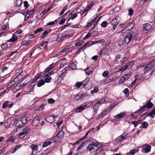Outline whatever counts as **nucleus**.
I'll return each mask as SVG.
<instances>
[{"label": "nucleus", "instance_id": "22", "mask_svg": "<svg viewBox=\"0 0 155 155\" xmlns=\"http://www.w3.org/2000/svg\"><path fill=\"white\" fill-rule=\"evenodd\" d=\"M83 97L81 94H77L75 96L74 99L76 101H79Z\"/></svg>", "mask_w": 155, "mask_h": 155}, {"label": "nucleus", "instance_id": "57", "mask_svg": "<svg viewBox=\"0 0 155 155\" xmlns=\"http://www.w3.org/2000/svg\"><path fill=\"white\" fill-rule=\"evenodd\" d=\"M21 147V145H18L16 147H15L12 151V153H15L16 150L19 149L20 147Z\"/></svg>", "mask_w": 155, "mask_h": 155}, {"label": "nucleus", "instance_id": "14", "mask_svg": "<svg viewBox=\"0 0 155 155\" xmlns=\"http://www.w3.org/2000/svg\"><path fill=\"white\" fill-rule=\"evenodd\" d=\"M135 23L134 21H131L130 23L126 24L127 26L126 28L129 29L128 31H129L131 30L132 28H133L134 26Z\"/></svg>", "mask_w": 155, "mask_h": 155}, {"label": "nucleus", "instance_id": "63", "mask_svg": "<svg viewBox=\"0 0 155 155\" xmlns=\"http://www.w3.org/2000/svg\"><path fill=\"white\" fill-rule=\"evenodd\" d=\"M48 101L49 103L51 104L54 103L55 102V101L52 98L48 99Z\"/></svg>", "mask_w": 155, "mask_h": 155}, {"label": "nucleus", "instance_id": "56", "mask_svg": "<svg viewBox=\"0 0 155 155\" xmlns=\"http://www.w3.org/2000/svg\"><path fill=\"white\" fill-rule=\"evenodd\" d=\"M43 30L44 29L42 28H38L34 31V33L35 34H37L38 32H40Z\"/></svg>", "mask_w": 155, "mask_h": 155}, {"label": "nucleus", "instance_id": "19", "mask_svg": "<svg viewBox=\"0 0 155 155\" xmlns=\"http://www.w3.org/2000/svg\"><path fill=\"white\" fill-rule=\"evenodd\" d=\"M70 62V64L69 65V68L72 70H75L76 69V63L75 62H72L71 63Z\"/></svg>", "mask_w": 155, "mask_h": 155}, {"label": "nucleus", "instance_id": "47", "mask_svg": "<svg viewBox=\"0 0 155 155\" xmlns=\"http://www.w3.org/2000/svg\"><path fill=\"white\" fill-rule=\"evenodd\" d=\"M47 77L45 79L44 81L46 83H49L51 79V77L50 76H46Z\"/></svg>", "mask_w": 155, "mask_h": 155}, {"label": "nucleus", "instance_id": "58", "mask_svg": "<svg viewBox=\"0 0 155 155\" xmlns=\"http://www.w3.org/2000/svg\"><path fill=\"white\" fill-rule=\"evenodd\" d=\"M30 42V41H23L21 42V45H28Z\"/></svg>", "mask_w": 155, "mask_h": 155}, {"label": "nucleus", "instance_id": "35", "mask_svg": "<svg viewBox=\"0 0 155 155\" xmlns=\"http://www.w3.org/2000/svg\"><path fill=\"white\" fill-rule=\"evenodd\" d=\"M131 75V74L130 73H127L125 74L123 77L124 79H125V81L127 80L130 78Z\"/></svg>", "mask_w": 155, "mask_h": 155}, {"label": "nucleus", "instance_id": "6", "mask_svg": "<svg viewBox=\"0 0 155 155\" xmlns=\"http://www.w3.org/2000/svg\"><path fill=\"white\" fill-rule=\"evenodd\" d=\"M64 134V131H59L55 137V142L57 143L61 141L63 139Z\"/></svg>", "mask_w": 155, "mask_h": 155}, {"label": "nucleus", "instance_id": "12", "mask_svg": "<svg viewBox=\"0 0 155 155\" xmlns=\"http://www.w3.org/2000/svg\"><path fill=\"white\" fill-rule=\"evenodd\" d=\"M77 14L75 13L74 14H70L68 16V18H66L67 21H68L70 19L73 20L76 18L77 17Z\"/></svg>", "mask_w": 155, "mask_h": 155}, {"label": "nucleus", "instance_id": "16", "mask_svg": "<svg viewBox=\"0 0 155 155\" xmlns=\"http://www.w3.org/2000/svg\"><path fill=\"white\" fill-rule=\"evenodd\" d=\"M85 107L83 105H82L76 109L74 111L76 113L81 112L82 111H83Z\"/></svg>", "mask_w": 155, "mask_h": 155}, {"label": "nucleus", "instance_id": "60", "mask_svg": "<svg viewBox=\"0 0 155 155\" xmlns=\"http://www.w3.org/2000/svg\"><path fill=\"white\" fill-rule=\"evenodd\" d=\"M143 128H146L148 125V124L146 122H143L142 124Z\"/></svg>", "mask_w": 155, "mask_h": 155}, {"label": "nucleus", "instance_id": "45", "mask_svg": "<svg viewBox=\"0 0 155 155\" xmlns=\"http://www.w3.org/2000/svg\"><path fill=\"white\" fill-rule=\"evenodd\" d=\"M9 103L8 101H6L3 104L2 107L4 108H5L8 106Z\"/></svg>", "mask_w": 155, "mask_h": 155}, {"label": "nucleus", "instance_id": "23", "mask_svg": "<svg viewBox=\"0 0 155 155\" xmlns=\"http://www.w3.org/2000/svg\"><path fill=\"white\" fill-rule=\"evenodd\" d=\"M18 39V37L15 35H13L12 37L8 41V42H14L17 40Z\"/></svg>", "mask_w": 155, "mask_h": 155}, {"label": "nucleus", "instance_id": "9", "mask_svg": "<svg viewBox=\"0 0 155 155\" xmlns=\"http://www.w3.org/2000/svg\"><path fill=\"white\" fill-rule=\"evenodd\" d=\"M94 4L93 3H90L89 4L87 7H86L84 10L82 12L81 14V15H82L84 13H85L84 14V16H85L87 14V12L90 10L91 8L93 5Z\"/></svg>", "mask_w": 155, "mask_h": 155}, {"label": "nucleus", "instance_id": "15", "mask_svg": "<svg viewBox=\"0 0 155 155\" xmlns=\"http://www.w3.org/2000/svg\"><path fill=\"white\" fill-rule=\"evenodd\" d=\"M134 81H132L131 82V83L129 85L128 87H133L134 85V84L136 82L137 80H140V78H139V76L137 75H135L134 77Z\"/></svg>", "mask_w": 155, "mask_h": 155}, {"label": "nucleus", "instance_id": "37", "mask_svg": "<svg viewBox=\"0 0 155 155\" xmlns=\"http://www.w3.org/2000/svg\"><path fill=\"white\" fill-rule=\"evenodd\" d=\"M127 69H129V68H128V66L126 64L120 68L119 69V71L121 72H123L126 70Z\"/></svg>", "mask_w": 155, "mask_h": 155}, {"label": "nucleus", "instance_id": "36", "mask_svg": "<svg viewBox=\"0 0 155 155\" xmlns=\"http://www.w3.org/2000/svg\"><path fill=\"white\" fill-rule=\"evenodd\" d=\"M148 67L149 68L151 67L152 69L153 68V67L155 66V60L152 61H151L150 63L149 64H148Z\"/></svg>", "mask_w": 155, "mask_h": 155}, {"label": "nucleus", "instance_id": "20", "mask_svg": "<svg viewBox=\"0 0 155 155\" xmlns=\"http://www.w3.org/2000/svg\"><path fill=\"white\" fill-rule=\"evenodd\" d=\"M115 104V102L114 103V104H112L110 106H109L105 110L107 112V113H109L110 112V111L112 110V109L114 108L116 105L117 104V103L116 104Z\"/></svg>", "mask_w": 155, "mask_h": 155}, {"label": "nucleus", "instance_id": "50", "mask_svg": "<svg viewBox=\"0 0 155 155\" xmlns=\"http://www.w3.org/2000/svg\"><path fill=\"white\" fill-rule=\"evenodd\" d=\"M75 85L76 86V87L78 88H79L81 86H82L83 87V84H82V82H77L76 83Z\"/></svg>", "mask_w": 155, "mask_h": 155}, {"label": "nucleus", "instance_id": "26", "mask_svg": "<svg viewBox=\"0 0 155 155\" xmlns=\"http://www.w3.org/2000/svg\"><path fill=\"white\" fill-rule=\"evenodd\" d=\"M93 102L91 101H87L83 105L84 107H90L93 104Z\"/></svg>", "mask_w": 155, "mask_h": 155}, {"label": "nucleus", "instance_id": "42", "mask_svg": "<svg viewBox=\"0 0 155 155\" xmlns=\"http://www.w3.org/2000/svg\"><path fill=\"white\" fill-rule=\"evenodd\" d=\"M52 143L50 141H48L45 142L42 145V147H46L50 145Z\"/></svg>", "mask_w": 155, "mask_h": 155}, {"label": "nucleus", "instance_id": "1", "mask_svg": "<svg viewBox=\"0 0 155 155\" xmlns=\"http://www.w3.org/2000/svg\"><path fill=\"white\" fill-rule=\"evenodd\" d=\"M137 35V31L136 30L133 31H131L127 33L124 38V42L128 44L129 42L133 40L134 38Z\"/></svg>", "mask_w": 155, "mask_h": 155}, {"label": "nucleus", "instance_id": "17", "mask_svg": "<svg viewBox=\"0 0 155 155\" xmlns=\"http://www.w3.org/2000/svg\"><path fill=\"white\" fill-rule=\"evenodd\" d=\"M107 113L106 110H105L104 111L102 112L101 113L99 114L97 116L95 117L96 119H98L101 117H103L105 115H106Z\"/></svg>", "mask_w": 155, "mask_h": 155}, {"label": "nucleus", "instance_id": "46", "mask_svg": "<svg viewBox=\"0 0 155 155\" xmlns=\"http://www.w3.org/2000/svg\"><path fill=\"white\" fill-rule=\"evenodd\" d=\"M142 120H140L137 121H132V123L134 125V127H135L137 126V125L139 124V123L142 122Z\"/></svg>", "mask_w": 155, "mask_h": 155}, {"label": "nucleus", "instance_id": "43", "mask_svg": "<svg viewBox=\"0 0 155 155\" xmlns=\"http://www.w3.org/2000/svg\"><path fill=\"white\" fill-rule=\"evenodd\" d=\"M139 150L137 149H133L130 151L129 153V155H133L135 153L137 152Z\"/></svg>", "mask_w": 155, "mask_h": 155}, {"label": "nucleus", "instance_id": "7", "mask_svg": "<svg viewBox=\"0 0 155 155\" xmlns=\"http://www.w3.org/2000/svg\"><path fill=\"white\" fill-rule=\"evenodd\" d=\"M28 130L29 129L27 127L24 128L22 130V132L18 134L19 137L21 139L23 138L27 134Z\"/></svg>", "mask_w": 155, "mask_h": 155}, {"label": "nucleus", "instance_id": "2", "mask_svg": "<svg viewBox=\"0 0 155 155\" xmlns=\"http://www.w3.org/2000/svg\"><path fill=\"white\" fill-rule=\"evenodd\" d=\"M151 99L149 100L148 102L143 107H140V109L134 112V113H137L141 112L142 113L143 111H145L148 110L149 108H150L153 107V104L151 102H150Z\"/></svg>", "mask_w": 155, "mask_h": 155}, {"label": "nucleus", "instance_id": "3", "mask_svg": "<svg viewBox=\"0 0 155 155\" xmlns=\"http://www.w3.org/2000/svg\"><path fill=\"white\" fill-rule=\"evenodd\" d=\"M98 144H96L95 143H92L87 147V150H89L90 153H92L98 149Z\"/></svg>", "mask_w": 155, "mask_h": 155}, {"label": "nucleus", "instance_id": "21", "mask_svg": "<svg viewBox=\"0 0 155 155\" xmlns=\"http://www.w3.org/2000/svg\"><path fill=\"white\" fill-rule=\"evenodd\" d=\"M55 117L52 116L48 117L46 118V120L47 122L50 123L53 122L55 121Z\"/></svg>", "mask_w": 155, "mask_h": 155}, {"label": "nucleus", "instance_id": "24", "mask_svg": "<svg viewBox=\"0 0 155 155\" xmlns=\"http://www.w3.org/2000/svg\"><path fill=\"white\" fill-rule=\"evenodd\" d=\"M100 106V105H99V103H97L95 104H94V105L93 107V109L94 112L97 113Z\"/></svg>", "mask_w": 155, "mask_h": 155}, {"label": "nucleus", "instance_id": "33", "mask_svg": "<svg viewBox=\"0 0 155 155\" xmlns=\"http://www.w3.org/2000/svg\"><path fill=\"white\" fill-rule=\"evenodd\" d=\"M54 67V66H53V64H51L50 65H49V66L46 69L44 72H48L50 71Z\"/></svg>", "mask_w": 155, "mask_h": 155}, {"label": "nucleus", "instance_id": "18", "mask_svg": "<svg viewBox=\"0 0 155 155\" xmlns=\"http://www.w3.org/2000/svg\"><path fill=\"white\" fill-rule=\"evenodd\" d=\"M15 123L16 126L19 128L22 127L24 125V124L21 120L16 121Z\"/></svg>", "mask_w": 155, "mask_h": 155}, {"label": "nucleus", "instance_id": "64", "mask_svg": "<svg viewBox=\"0 0 155 155\" xmlns=\"http://www.w3.org/2000/svg\"><path fill=\"white\" fill-rule=\"evenodd\" d=\"M8 68L6 66H4L3 67L2 69V73H4L5 71H7L8 69Z\"/></svg>", "mask_w": 155, "mask_h": 155}, {"label": "nucleus", "instance_id": "39", "mask_svg": "<svg viewBox=\"0 0 155 155\" xmlns=\"http://www.w3.org/2000/svg\"><path fill=\"white\" fill-rule=\"evenodd\" d=\"M155 115V108L153 109L151 112L148 114V116H150L151 118L153 117Z\"/></svg>", "mask_w": 155, "mask_h": 155}, {"label": "nucleus", "instance_id": "52", "mask_svg": "<svg viewBox=\"0 0 155 155\" xmlns=\"http://www.w3.org/2000/svg\"><path fill=\"white\" fill-rule=\"evenodd\" d=\"M67 6H66V7L64 6L63 7V9L61 11V12L59 13V15H62L64 14V13L65 11L67 9Z\"/></svg>", "mask_w": 155, "mask_h": 155}, {"label": "nucleus", "instance_id": "34", "mask_svg": "<svg viewBox=\"0 0 155 155\" xmlns=\"http://www.w3.org/2000/svg\"><path fill=\"white\" fill-rule=\"evenodd\" d=\"M148 65L147 64L145 67L143 69V71L144 73H147V72L150 71L151 70L152 68L151 67L149 68Z\"/></svg>", "mask_w": 155, "mask_h": 155}, {"label": "nucleus", "instance_id": "25", "mask_svg": "<svg viewBox=\"0 0 155 155\" xmlns=\"http://www.w3.org/2000/svg\"><path fill=\"white\" fill-rule=\"evenodd\" d=\"M40 121L37 118H34L32 121V124L33 125L36 126L39 123Z\"/></svg>", "mask_w": 155, "mask_h": 155}, {"label": "nucleus", "instance_id": "62", "mask_svg": "<svg viewBox=\"0 0 155 155\" xmlns=\"http://www.w3.org/2000/svg\"><path fill=\"white\" fill-rule=\"evenodd\" d=\"M127 23L126 22L124 23H120L119 24V27L120 28H122L124 27L126 25Z\"/></svg>", "mask_w": 155, "mask_h": 155}, {"label": "nucleus", "instance_id": "10", "mask_svg": "<svg viewBox=\"0 0 155 155\" xmlns=\"http://www.w3.org/2000/svg\"><path fill=\"white\" fill-rule=\"evenodd\" d=\"M126 138V136L125 135H122L118 137L115 139V142L116 143L121 142L124 139H125Z\"/></svg>", "mask_w": 155, "mask_h": 155}, {"label": "nucleus", "instance_id": "28", "mask_svg": "<svg viewBox=\"0 0 155 155\" xmlns=\"http://www.w3.org/2000/svg\"><path fill=\"white\" fill-rule=\"evenodd\" d=\"M51 31V30L49 29L45 31L41 35L42 38H44Z\"/></svg>", "mask_w": 155, "mask_h": 155}, {"label": "nucleus", "instance_id": "32", "mask_svg": "<svg viewBox=\"0 0 155 155\" xmlns=\"http://www.w3.org/2000/svg\"><path fill=\"white\" fill-rule=\"evenodd\" d=\"M45 84V82L44 80L41 79L39 80L37 84V86L38 87H41L42 85H44Z\"/></svg>", "mask_w": 155, "mask_h": 155}, {"label": "nucleus", "instance_id": "40", "mask_svg": "<svg viewBox=\"0 0 155 155\" xmlns=\"http://www.w3.org/2000/svg\"><path fill=\"white\" fill-rule=\"evenodd\" d=\"M135 61H131L129 62L127 64V66H128L129 69L131 68L132 66H133L134 64Z\"/></svg>", "mask_w": 155, "mask_h": 155}, {"label": "nucleus", "instance_id": "53", "mask_svg": "<svg viewBox=\"0 0 155 155\" xmlns=\"http://www.w3.org/2000/svg\"><path fill=\"white\" fill-rule=\"evenodd\" d=\"M48 72H45L44 74V75L45 76H49L51 75L52 74H53L54 72L53 71H52L48 73V74H47Z\"/></svg>", "mask_w": 155, "mask_h": 155}, {"label": "nucleus", "instance_id": "54", "mask_svg": "<svg viewBox=\"0 0 155 155\" xmlns=\"http://www.w3.org/2000/svg\"><path fill=\"white\" fill-rule=\"evenodd\" d=\"M151 150V147L150 146H147L144 149L145 152H148L150 151Z\"/></svg>", "mask_w": 155, "mask_h": 155}, {"label": "nucleus", "instance_id": "13", "mask_svg": "<svg viewBox=\"0 0 155 155\" xmlns=\"http://www.w3.org/2000/svg\"><path fill=\"white\" fill-rule=\"evenodd\" d=\"M143 29L146 31H148L151 29L152 25L149 23H145L143 25Z\"/></svg>", "mask_w": 155, "mask_h": 155}, {"label": "nucleus", "instance_id": "49", "mask_svg": "<svg viewBox=\"0 0 155 155\" xmlns=\"http://www.w3.org/2000/svg\"><path fill=\"white\" fill-rule=\"evenodd\" d=\"M68 68H65L62 70V73L61 75L64 76L65 75V74L67 73V69Z\"/></svg>", "mask_w": 155, "mask_h": 155}, {"label": "nucleus", "instance_id": "59", "mask_svg": "<svg viewBox=\"0 0 155 155\" xmlns=\"http://www.w3.org/2000/svg\"><path fill=\"white\" fill-rule=\"evenodd\" d=\"M86 143V142H83L80 145L78 146L77 150H80L82 147L84 146Z\"/></svg>", "mask_w": 155, "mask_h": 155}, {"label": "nucleus", "instance_id": "51", "mask_svg": "<svg viewBox=\"0 0 155 155\" xmlns=\"http://www.w3.org/2000/svg\"><path fill=\"white\" fill-rule=\"evenodd\" d=\"M84 43V42L83 41H78L77 43H75V47L79 46L83 44Z\"/></svg>", "mask_w": 155, "mask_h": 155}, {"label": "nucleus", "instance_id": "29", "mask_svg": "<svg viewBox=\"0 0 155 155\" xmlns=\"http://www.w3.org/2000/svg\"><path fill=\"white\" fill-rule=\"evenodd\" d=\"M82 84H83V87H85L90 82L89 79L87 78L83 81H81Z\"/></svg>", "mask_w": 155, "mask_h": 155}, {"label": "nucleus", "instance_id": "27", "mask_svg": "<svg viewBox=\"0 0 155 155\" xmlns=\"http://www.w3.org/2000/svg\"><path fill=\"white\" fill-rule=\"evenodd\" d=\"M94 22V20H92L90 22H89L88 23L87 27H88V29L91 30L92 28L94 27V25H93V24Z\"/></svg>", "mask_w": 155, "mask_h": 155}, {"label": "nucleus", "instance_id": "11", "mask_svg": "<svg viewBox=\"0 0 155 155\" xmlns=\"http://www.w3.org/2000/svg\"><path fill=\"white\" fill-rule=\"evenodd\" d=\"M125 116V113L122 112L117 114L116 115L114 116V117L117 119H119L124 118Z\"/></svg>", "mask_w": 155, "mask_h": 155}, {"label": "nucleus", "instance_id": "4", "mask_svg": "<svg viewBox=\"0 0 155 155\" xmlns=\"http://www.w3.org/2000/svg\"><path fill=\"white\" fill-rule=\"evenodd\" d=\"M22 78L21 74H19L16 77H15L13 81H12L8 85V87H11L13 85L15 84L16 83H18L20 82Z\"/></svg>", "mask_w": 155, "mask_h": 155}, {"label": "nucleus", "instance_id": "48", "mask_svg": "<svg viewBox=\"0 0 155 155\" xmlns=\"http://www.w3.org/2000/svg\"><path fill=\"white\" fill-rule=\"evenodd\" d=\"M104 40L103 39H101L96 41H93V44L94 45L97 43H103L104 42Z\"/></svg>", "mask_w": 155, "mask_h": 155}, {"label": "nucleus", "instance_id": "41", "mask_svg": "<svg viewBox=\"0 0 155 155\" xmlns=\"http://www.w3.org/2000/svg\"><path fill=\"white\" fill-rule=\"evenodd\" d=\"M85 71L86 72L87 74L88 75L92 73L91 70L89 68H87L85 70Z\"/></svg>", "mask_w": 155, "mask_h": 155}, {"label": "nucleus", "instance_id": "5", "mask_svg": "<svg viewBox=\"0 0 155 155\" xmlns=\"http://www.w3.org/2000/svg\"><path fill=\"white\" fill-rule=\"evenodd\" d=\"M69 31H66L63 34H59L57 36V39L58 41L62 40L64 39V38H69L70 36L69 34Z\"/></svg>", "mask_w": 155, "mask_h": 155}, {"label": "nucleus", "instance_id": "8", "mask_svg": "<svg viewBox=\"0 0 155 155\" xmlns=\"http://www.w3.org/2000/svg\"><path fill=\"white\" fill-rule=\"evenodd\" d=\"M120 19V18L119 16H117L111 20L110 24L111 25H117Z\"/></svg>", "mask_w": 155, "mask_h": 155}, {"label": "nucleus", "instance_id": "44", "mask_svg": "<svg viewBox=\"0 0 155 155\" xmlns=\"http://www.w3.org/2000/svg\"><path fill=\"white\" fill-rule=\"evenodd\" d=\"M24 86V85L17 84L15 86V88L13 89H15L16 90H18L21 88L23 87Z\"/></svg>", "mask_w": 155, "mask_h": 155}, {"label": "nucleus", "instance_id": "38", "mask_svg": "<svg viewBox=\"0 0 155 155\" xmlns=\"http://www.w3.org/2000/svg\"><path fill=\"white\" fill-rule=\"evenodd\" d=\"M28 120V118L27 117H24L21 118V120L24 124L27 122Z\"/></svg>", "mask_w": 155, "mask_h": 155}, {"label": "nucleus", "instance_id": "30", "mask_svg": "<svg viewBox=\"0 0 155 155\" xmlns=\"http://www.w3.org/2000/svg\"><path fill=\"white\" fill-rule=\"evenodd\" d=\"M92 42H93L92 41L88 42L86 44L83 46L84 48L85 49L86 48L90 47L91 45H93Z\"/></svg>", "mask_w": 155, "mask_h": 155}, {"label": "nucleus", "instance_id": "31", "mask_svg": "<svg viewBox=\"0 0 155 155\" xmlns=\"http://www.w3.org/2000/svg\"><path fill=\"white\" fill-rule=\"evenodd\" d=\"M30 147L32 149V153H33L34 150H37L38 148V146L34 144H32L30 146Z\"/></svg>", "mask_w": 155, "mask_h": 155}, {"label": "nucleus", "instance_id": "55", "mask_svg": "<svg viewBox=\"0 0 155 155\" xmlns=\"http://www.w3.org/2000/svg\"><path fill=\"white\" fill-rule=\"evenodd\" d=\"M109 74V72L107 71H104L102 73V76L104 77H106L108 76Z\"/></svg>", "mask_w": 155, "mask_h": 155}, {"label": "nucleus", "instance_id": "61", "mask_svg": "<svg viewBox=\"0 0 155 155\" xmlns=\"http://www.w3.org/2000/svg\"><path fill=\"white\" fill-rule=\"evenodd\" d=\"M107 22L106 21H104L101 24V26L102 27H105L107 26Z\"/></svg>", "mask_w": 155, "mask_h": 155}]
</instances>
